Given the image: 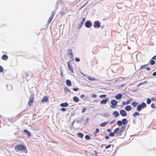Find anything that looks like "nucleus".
<instances>
[{"mask_svg": "<svg viewBox=\"0 0 156 156\" xmlns=\"http://www.w3.org/2000/svg\"><path fill=\"white\" fill-rule=\"evenodd\" d=\"M120 115L123 117H125L127 115V113L124 110H121L120 111Z\"/></svg>", "mask_w": 156, "mask_h": 156, "instance_id": "obj_10", "label": "nucleus"}, {"mask_svg": "<svg viewBox=\"0 0 156 156\" xmlns=\"http://www.w3.org/2000/svg\"><path fill=\"white\" fill-rule=\"evenodd\" d=\"M149 62L151 65H154L155 63V61L153 59H151L149 61Z\"/></svg>", "mask_w": 156, "mask_h": 156, "instance_id": "obj_29", "label": "nucleus"}, {"mask_svg": "<svg viewBox=\"0 0 156 156\" xmlns=\"http://www.w3.org/2000/svg\"><path fill=\"white\" fill-rule=\"evenodd\" d=\"M137 89H136V88H133V89H132L131 91L132 92H136L137 91Z\"/></svg>", "mask_w": 156, "mask_h": 156, "instance_id": "obj_49", "label": "nucleus"}, {"mask_svg": "<svg viewBox=\"0 0 156 156\" xmlns=\"http://www.w3.org/2000/svg\"><path fill=\"white\" fill-rule=\"evenodd\" d=\"M99 129L97 128L96 129L95 131L94 132L95 133H99Z\"/></svg>", "mask_w": 156, "mask_h": 156, "instance_id": "obj_47", "label": "nucleus"}, {"mask_svg": "<svg viewBox=\"0 0 156 156\" xmlns=\"http://www.w3.org/2000/svg\"><path fill=\"white\" fill-rule=\"evenodd\" d=\"M94 153L95 155L96 156H97L98 152L96 151H94Z\"/></svg>", "mask_w": 156, "mask_h": 156, "instance_id": "obj_52", "label": "nucleus"}, {"mask_svg": "<svg viewBox=\"0 0 156 156\" xmlns=\"http://www.w3.org/2000/svg\"><path fill=\"white\" fill-rule=\"evenodd\" d=\"M111 144H108L105 147V149H107L108 148H110L111 147Z\"/></svg>", "mask_w": 156, "mask_h": 156, "instance_id": "obj_42", "label": "nucleus"}, {"mask_svg": "<svg viewBox=\"0 0 156 156\" xmlns=\"http://www.w3.org/2000/svg\"><path fill=\"white\" fill-rule=\"evenodd\" d=\"M69 105V104L67 102L61 103L60 106L62 107H67Z\"/></svg>", "mask_w": 156, "mask_h": 156, "instance_id": "obj_20", "label": "nucleus"}, {"mask_svg": "<svg viewBox=\"0 0 156 156\" xmlns=\"http://www.w3.org/2000/svg\"><path fill=\"white\" fill-rule=\"evenodd\" d=\"M101 23L98 20L95 21L93 23V26L94 28H98L101 26Z\"/></svg>", "mask_w": 156, "mask_h": 156, "instance_id": "obj_6", "label": "nucleus"}, {"mask_svg": "<svg viewBox=\"0 0 156 156\" xmlns=\"http://www.w3.org/2000/svg\"><path fill=\"white\" fill-rule=\"evenodd\" d=\"M132 100V98H130L129 99H128L126 102V103L127 105L129 104Z\"/></svg>", "mask_w": 156, "mask_h": 156, "instance_id": "obj_32", "label": "nucleus"}, {"mask_svg": "<svg viewBox=\"0 0 156 156\" xmlns=\"http://www.w3.org/2000/svg\"><path fill=\"white\" fill-rule=\"evenodd\" d=\"M6 87L9 90H11L12 89V86L10 84L7 85Z\"/></svg>", "mask_w": 156, "mask_h": 156, "instance_id": "obj_25", "label": "nucleus"}, {"mask_svg": "<svg viewBox=\"0 0 156 156\" xmlns=\"http://www.w3.org/2000/svg\"><path fill=\"white\" fill-rule=\"evenodd\" d=\"M117 124L119 126H120L123 125L122 121L121 120H118L117 122Z\"/></svg>", "mask_w": 156, "mask_h": 156, "instance_id": "obj_26", "label": "nucleus"}, {"mask_svg": "<svg viewBox=\"0 0 156 156\" xmlns=\"http://www.w3.org/2000/svg\"><path fill=\"white\" fill-rule=\"evenodd\" d=\"M108 121L104 122L100 124V126L101 127H105L108 123Z\"/></svg>", "mask_w": 156, "mask_h": 156, "instance_id": "obj_21", "label": "nucleus"}, {"mask_svg": "<svg viewBox=\"0 0 156 156\" xmlns=\"http://www.w3.org/2000/svg\"><path fill=\"white\" fill-rule=\"evenodd\" d=\"M64 90H66L68 91L69 93H70V90L68 88V87H65V88H64Z\"/></svg>", "mask_w": 156, "mask_h": 156, "instance_id": "obj_39", "label": "nucleus"}, {"mask_svg": "<svg viewBox=\"0 0 156 156\" xmlns=\"http://www.w3.org/2000/svg\"><path fill=\"white\" fill-rule=\"evenodd\" d=\"M48 100V96H45L42 99L41 101V102H47Z\"/></svg>", "mask_w": 156, "mask_h": 156, "instance_id": "obj_15", "label": "nucleus"}, {"mask_svg": "<svg viewBox=\"0 0 156 156\" xmlns=\"http://www.w3.org/2000/svg\"><path fill=\"white\" fill-rule=\"evenodd\" d=\"M76 122L77 123H81L80 121V119L77 120L76 121Z\"/></svg>", "mask_w": 156, "mask_h": 156, "instance_id": "obj_61", "label": "nucleus"}, {"mask_svg": "<svg viewBox=\"0 0 156 156\" xmlns=\"http://www.w3.org/2000/svg\"><path fill=\"white\" fill-rule=\"evenodd\" d=\"M152 75L153 76H156V71L154 72L153 73Z\"/></svg>", "mask_w": 156, "mask_h": 156, "instance_id": "obj_63", "label": "nucleus"}, {"mask_svg": "<svg viewBox=\"0 0 156 156\" xmlns=\"http://www.w3.org/2000/svg\"><path fill=\"white\" fill-rule=\"evenodd\" d=\"M117 101L115 100H112L111 101V105L110 106V107L112 108H115L117 107Z\"/></svg>", "mask_w": 156, "mask_h": 156, "instance_id": "obj_5", "label": "nucleus"}, {"mask_svg": "<svg viewBox=\"0 0 156 156\" xmlns=\"http://www.w3.org/2000/svg\"><path fill=\"white\" fill-rule=\"evenodd\" d=\"M139 114H140L138 112H135L133 114V117H134L136 116H138Z\"/></svg>", "mask_w": 156, "mask_h": 156, "instance_id": "obj_33", "label": "nucleus"}, {"mask_svg": "<svg viewBox=\"0 0 156 156\" xmlns=\"http://www.w3.org/2000/svg\"><path fill=\"white\" fill-rule=\"evenodd\" d=\"M122 121L123 125H124L123 126H125L124 125L127 124L128 122V120L126 118L122 119Z\"/></svg>", "mask_w": 156, "mask_h": 156, "instance_id": "obj_17", "label": "nucleus"}, {"mask_svg": "<svg viewBox=\"0 0 156 156\" xmlns=\"http://www.w3.org/2000/svg\"><path fill=\"white\" fill-rule=\"evenodd\" d=\"M77 136L80 138H82L83 137L84 135L82 133H78L77 134Z\"/></svg>", "mask_w": 156, "mask_h": 156, "instance_id": "obj_24", "label": "nucleus"}, {"mask_svg": "<svg viewBox=\"0 0 156 156\" xmlns=\"http://www.w3.org/2000/svg\"><path fill=\"white\" fill-rule=\"evenodd\" d=\"M85 17L83 18L82 19V20L81 21L80 23L79 24L78 26L77 27V28L78 29H80L81 28L82 25H83L84 22L85 21Z\"/></svg>", "mask_w": 156, "mask_h": 156, "instance_id": "obj_8", "label": "nucleus"}, {"mask_svg": "<svg viewBox=\"0 0 156 156\" xmlns=\"http://www.w3.org/2000/svg\"><path fill=\"white\" fill-rule=\"evenodd\" d=\"M106 131L107 132H111L112 130L111 129H107V130H106Z\"/></svg>", "mask_w": 156, "mask_h": 156, "instance_id": "obj_60", "label": "nucleus"}, {"mask_svg": "<svg viewBox=\"0 0 156 156\" xmlns=\"http://www.w3.org/2000/svg\"><path fill=\"white\" fill-rule=\"evenodd\" d=\"M14 149L16 151H18V150L21 151L25 150L24 152L25 153H27V150H26V147L21 144H18L16 146H15Z\"/></svg>", "mask_w": 156, "mask_h": 156, "instance_id": "obj_2", "label": "nucleus"}, {"mask_svg": "<svg viewBox=\"0 0 156 156\" xmlns=\"http://www.w3.org/2000/svg\"><path fill=\"white\" fill-rule=\"evenodd\" d=\"M75 115H76V113L75 112H74L71 113V116H73Z\"/></svg>", "mask_w": 156, "mask_h": 156, "instance_id": "obj_62", "label": "nucleus"}, {"mask_svg": "<svg viewBox=\"0 0 156 156\" xmlns=\"http://www.w3.org/2000/svg\"><path fill=\"white\" fill-rule=\"evenodd\" d=\"M3 70H4V69H3V68L2 67V66H0V73H2V72H3Z\"/></svg>", "mask_w": 156, "mask_h": 156, "instance_id": "obj_45", "label": "nucleus"}, {"mask_svg": "<svg viewBox=\"0 0 156 156\" xmlns=\"http://www.w3.org/2000/svg\"><path fill=\"white\" fill-rule=\"evenodd\" d=\"M67 55L69 56V58H70L73 59V55L72 50L71 49H69L67 50Z\"/></svg>", "mask_w": 156, "mask_h": 156, "instance_id": "obj_9", "label": "nucleus"}, {"mask_svg": "<svg viewBox=\"0 0 156 156\" xmlns=\"http://www.w3.org/2000/svg\"><path fill=\"white\" fill-rule=\"evenodd\" d=\"M101 115L105 117H107L109 116V114L108 113H104Z\"/></svg>", "mask_w": 156, "mask_h": 156, "instance_id": "obj_31", "label": "nucleus"}, {"mask_svg": "<svg viewBox=\"0 0 156 156\" xmlns=\"http://www.w3.org/2000/svg\"><path fill=\"white\" fill-rule=\"evenodd\" d=\"M151 59L156 60V55L151 58Z\"/></svg>", "mask_w": 156, "mask_h": 156, "instance_id": "obj_56", "label": "nucleus"}, {"mask_svg": "<svg viewBox=\"0 0 156 156\" xmlns=\"http://www.w3.org/2000/svg\"><path fill=\"white\" fill-rule=\"evenodd\" d=\"M73 90L74 91H77L78 90H79V88L78 87H75L73 88Z\"/></svg>", "mask_w": 156, "mask_h": 156, "instance_id": "obj_44", "label": "nucleus"}, {"mask_svg": "<svg viewBox=\"0 0 156 156\" xmlns=\"http://www.w3.org/2000/svg\"><path fill=\"white\" fill-rule=\"evenodd\" d=\"M145 66L144 65H142L140 66L139 69H140V70H142L143 69H144L145 68Z\"/></svg>", "mask_w": 156, "mask_h": 156, "instance_id": "obj_46", "label": "nucleus"}, {"mask_svg": "<svg viewBox=\"0 0 156 156\" xmlns=\"http://www.w3.org/2000/svg\"><path fill=\"white\" fill-rule=\"evenodd\" d=\"M125 109L127 111H129L132 109V107L130 105H128L125 107Z\"/></svg>", "mask_w": 156, "mask_h": 156, "instance_id": "obj_19", "label": "nucleus"}, {"mask_svg": "<svg viewBox=\"0 0 156 156\" xmlns=\"http://www.w3.org/2000/svg\"><path fill=\"white\" fill-rule=\"evenodd\" d=\"M23 132L25 133L26 135L28 137H29L31 136V133L27 129H25L23 130Z\"/></svg>", "mask_w": 156, "mask_h": 156, "instance_id": "obj_14", "label": "nucleus"}, {"mask_svg": "<svg viewBox=\"0 0 156 156\" xmlns=\"http://www.w3.org/2000/svg\"><path fill=\"white\" fill-rule=\"evenodd\" d=\"M86 108L85 107H84L82 109L81 112L82 113L86 111Z\"/></svg>", "mask_w": 156, "mask_h": 156, "instance_id": "obj_48", "label": "nucleus"}, {"mask_svg": "<svg viewBox=\"0 0 156 156\" xmlns=\"http://www.w3.org/2000/svg\"><path fill=\"white\" fill-rule=\"evenodd\" d=\"M109 135L108 136H107V135L105 136V137L106 139H108L109 138Z\"/></svg>", "mask_w": 156, "mask_h": 156, "instance_id": "obj_58", "label": "nucleus"}, {"mask_svg": "<svg viewBox=\"0 0 156 156\" xmlns=\"http://www.w3.org/2000/svg\"><path fill=\"white\" fill-rule=\"evenodd\" d=\"M89 120V118H87L86 119V121L84 122V124L86 125V124H87Z\"/></svg>", "mask_w": 156, "mask_h": 156, "instance_id": "obj_38", "label": "nucleus"}, {"mask_svg": "<svg viewBox=\"0 0 156 156\" xmlns=\"http://www.w3.org/2000/svg\"><path fill=\"white\" fill-rule=\"evenodd\" d=\"M92 23L90 20H87L85 23V27L87 28H90L92 26Z\"/></svg>", "mask_w": 156, "mask_h": 156, "instance_id": "obj_7", "label": "nucleus"}, {"mask_svg": "<svg viewBox=\"0 0 156 156\" xmlns=\"http://www.w3.org/2000/svg\"><path fill=\"white\" fill-rule=\"evenodd\" d=\"M85 96L84 94H81L80 96V98H84L85 97Z\"/></svg>", "mask_w": 156, "mask_h": 156, "instance_id": "obj_59", "label": "nucleus"}, {"mask_svg": "<svg viewBox=\"0 0 156 156\" xmlns=\"http://www.w3.org/2000/svg\"><path fill=\"white\" fill-rule=\"evenodd\" d=\"M66 108H61V110L63 112H65L66 111Z\"/></svg>", "mask_w": 156, "mask_h": 156, "instance_id": "obj_55", "label": "nucleus"}, {"mask_svg": "<svg viewBox=\"0 0 156 156\" xmlns=\"http://www.w3.org/2000/svg\"><path fill=\"white\" fill-rule=\"evenodd\" d=\"M147 82V81H145L144 82H141L140 83V85H141L142 84H143L146 83Z\"/></svg>", "mask_w": 156, "mask_h": 156, "instance_id": "obj_53", "label": "nucleus"}, {"mask_svg": "<svg viewBox=\"0 0 156 156\" xmlns=\"http://www.w3.org/2000/svg\"><path fill=\"white\" fill-rule=\"evenodd\" d=\"M71 62V60L67 62V66L68 69L72 73H73L74 72L73 71V69L72 68V66L70 65V62Z\"/></svg>", "mask_w": 156, "mask_h": 156, "instance_id": "obj_11", "label": "nucleus"}, {"mask_svg": "<svg viewBox=\"0 0 156 156\" xmlns=\"http://www.w3.org/2000/svg\"><path fill=\"white\" fill-rule=\"evenodd\" d=\"M146 69L148 71H149L151 69L149 67H147L146 68Z\"/></svg>", "mask_w": 156, "mask_h": 156, "instance_id": "obj_64", "label": "nucleus"}, {"mask_svg": "<svg viewBox=\"0 0 156 156\" xmlns=\"http://www.w3.org/2000/svg\"><path fill=\"white\" fill-rule=\"evenodd\" d=\"M146 104L143 102L141 103V104H139L137 105L136 109L138 111L140 112L141 111V110L147 107Z\"/></svg>", "mask_w": 156, "mask_h": 156, "instance_id": "obj_3", "label": "nucleus"}, {"mask_svg": "<svg viewBox=\"0 0 156 156\" xmlns=\"http://www.w3.org/2000/svg\"><path fill=\"white\" fill-rule=\"evenodd\" d=\"M106 96V95L105 94L101 95L99 96V97L100 98H105Z\"/></svg>", "mask_w": 156, "mask_h": 156, "instance_id": "obj_37", "label": "nucleus"}, {"mask_svg": "<svg viewBox=\"0 0 156 156\" xmlns=\"http://www.w3.org/2000/svg\"><path fill=\"white\" fill-rule=\"evenodd\" d=\"M34 95L31 94L30 95V98L28 102V105L29 106H31L33 103L34 101Z\"/></svg>", "mask_w": 156, "mask_h": 156, "instance_id": "obj_4", "label": "nucleus"}, {"mask_svg": "<svg viewBox=\"0 0 156 156\" xmlns=\"http://www.w3.org/2000/svg\"><path fill=\"white\" fill-rule=\"evenodd\" d=\"M87 79L90 81H94L95 80V78L91 76H88Z\"/></svg>", "mask_w": 156, "mask_h": 156, "instance_id": "obj_28", "label": "nucleus"}, {"mask_svg": "<svg viewBox=\"0 0 156 156\" xmlns=\"http://www.w3.org/2000/svg\"><path fill=\"white\" fill-rule=\"evenodd\" d=\"M56 10L55 9L54 11H53L52 12V14H51V17H52L53 18L55 15V10Z\"/></svg>", "mask_w": 156, "mask_h": 156, "instance_id": "obj_35", "label": "nucleus"}, {"mask_svg": "<svg viewBox=\"0 0 156 156\" xmlns=\"http://www.w3.org/2000/svg\"><path fill=\"white\" fill-rule=\"evenodd\" d=\"M125 126H122L121 128L117 127L115 129L113 132H111L109 134V136L110 137H114L115 136H120L122 135V133L126 129Z\"/></svg>", "mask_w": 156, "mask_h": 156, "instance_id": "obj_1", "label": "nucleus"}, {"mask_svg": "<svg viewBox=\"0 0 156 156\" xmlns=\"http://www.w3.org/2000/svg\"><path fill=\"white\" fill-rule=\"evenodd\" d=\"M75 60L76 62H79L80 61V58L77 57L75 58Z\"/></svg>", "mask_w": 156, "mask_h": 156, "instance_id": "obj_43", "label": "nucleus"}, {"mask_svg": "<svg viewBox=\"0 0 156 156\" xmlns=\"http://www.w3.org/2000/svg\"><path fill=\"white\" fill-rule=\"evenodd\" d=\"M131 105L133 107H135L137 105V103L136 102L134 101L132 102Z\"/></svg>", "mask_w": 156, "mask_h": 156, "instance_id": "obj_27", "label": "nucleus"}, {"mask_svg": "<svg viewBox=\"0 0 156 156\" xmlns=\"http://www.w3.org/2000/svg\"><path fill=\"white\" fill-rule=\"evenodd\" d=\"M97 96V95L95 94H92L91 95V97L93 98H95Z\"/></svg>", "mask_w": 156, "mask_h": 156, "instance_id": "obj_54", "label": "nucleus"}, {"mask_svg": "<svg viewBox=\"0 0 156 156\" xmlns=\"http://www.w3.org/2000/svg\"><path fill=\"white\" fill-rule=\"evenodd\" d=\"M79 100H80V99L77 97L76 96H74L73 98V101L76 103H77V102H78Z\"/></svg>", "mask_w": 156, "mask_h": 156, "instance_id": "obj_22", "label": "nucleus"}, {"mask_svg": "<svg viewBox=\"0 0 156 156\" xmlns=\"http://www.w3.org/2000/svg\"><path fill=\"white\" fill-rule=\"evenodd\" d=\"M127 105V104L126 103V102H125L124 101H122V104L121 105L120 107L122 108V107L124 105Z\"/></svg>", "mask_w": 156, "mask_h": 156, "instance_id": "obj_40", "label": "nucleus"}, {"mask_svg": "<svg viewBox=\"0 0 156 156\" xmlns=\"http://www.w3.org/2000/svg\"><path fill=\"white\" fill-rule=\"evenodd\" d=\"M151 108H155V106L154 104V103H152L151 105Z\"/></svg>", "mask_w": 156, "mask_h": 156, "instance_id": "obj_50", "label": "nucleus"}, {"mask_svg": "<svg viewBox=\"0 0 156 156\" xmlns=\"http://www.w3.org/2000/svg\"><path fill=\"white\" fill-rule=\"evenodd\" d=\"M58 2L57 1V2H56V3L55 4V5L56 7V9H55L56 10L57 8V7L58 6Z\"/></svg>", "mask_w": 156, "mask_h": 156, "instance_id": "obj_51", "label": "nucleus"}, {"mask_svg": "<svg viewBox=\"0 0 156 156\" xmlns=\"http://www.w3.org/2000/svg\"><path fill=\"white\" fill-rule=\"evenodd\" d=\"M151 100L149 98H148L147 99V103L148 104H149L151 103Z\"/></svg>", "mask_w": 156, "mask_h": 156, "instance_id": "obj_34", "label": "nucleus"}, {"mask_svg": "<svg viewBox=\"0 0 156 156\" xmlns=\"http://www.w3.org/2000/svg\"><path fill=\"white\" fill-rule=\"evenodd\" d=\"M66 84L68 86H70L72 85L71 81L69 79H67L66 80Z\"/></svg>", "mask_w": 156, "mask_h": 156, "instance_id": "obj_16", "label": "nucleus"}, {"mask_svg": "<svg viewBox=\"0 0 156 156\" xmlns=\"http://www.w3.org/2000/svg\"><path fill=\"white\" fill-rule=\"evenodd\" d=\"M122 97V95L121 94L119 93L116 94L115 96V98L117 100H119L121 99Z\"/></svg>", "mask_w": 156, "mask_h": 156, "instance_id": "obj_13", "label": "nucleus"}, {"mask_svg": "<svg viewBox=\"0 0 156 156\" xmlns=\"http://www.w3.org/2000/svg\"><path fill=\"white\" fill-rule=\"evenodd\" d=\"M112 115L114 116L116 118L118 117L119 114V112L117 111H115L112 113Z\"/></svg>", "mask_w": 156, "mask_h": 156, "instance_id": "obj_18", "label": "nucleus"}, {"mask_svg": "<svg viewBox=\"0 0 156 156\" xmlns=\"http://www.w3.org/2000/svg\"><path fill=\"white\" fill-rule=\"evenodd\" d=\"M53 18L51 16H50L49 17L48 21V23H51V20H52Z\"/></svg>", "mask_w": 156, "mask_h": 156, "instance_id": "obj_41", "label": "nucleus"}, {"mask_svg": "<svg viewBox=\"0 0 156 156\" xmlns=\"http://www.w3.org/2000/svg\"><path fill=\"white\" fill-rule=\"evenodd\" d=\"M56 10L55 9L54 11H53L52 12V14H51V17H52L53 18L55 15V10Z\"/></svg>", "mask_w": 156, "mask_h": 156, "instance_id": "obj_36", "label": "nucleus"}, {"mask_svg": "<svg viewBox=\"0 0 156 156\" xmlns=\"http://www.w3.org/2000/svg\"><path fill=\"white\" fill-rule=\"evenodd\" d=\"M115 120H113L111 121L110 123V124L111 125V124L114 123L115 122Z\"/></svg>", "mask_w": 156, "mask_h": 156, "instance_id": "obj_57", "label": "nucleus"}, {"mask_svg": "<svg viewBox=\"0 0 156 156\" xmlns=\"http://www.w3.org/2000/svg\"><path fill=\"white\" fill-rule=\"evenodd\" d=\"M85 138L86 140H89L90 139V137L89 135H86L85 136Z\"/></svg>", "mask_w": 156, "mask_h": 156, "instance_id": "obj_30", "label": "nucleus"}, {"mask_svg": "<svg viewBox=\"0 0 156 156\" xmlns=\"http://www.w3.org/2000/svg\"><path fill=\"white\" fill-rule=\"evenodd\" d=\"M8 58V56L6 55H2L1 58L2 59L4 60H6Z\"/></svg>", "mask_w": 156, "mask_h": 156, "instance_id": "obj_23", "label": "nucleus"}, {"mask_svg": "<svg viewBox=\"0 0 156 156\" xmlns=\"http://www.w3.org/2000/svg\"><path fill=\"white\" fill-rule=\"evenodd\" d=\"M109 101V98H106L105 99H104L102 100L101 101H100V104H106L107 102Z\"/></svg>", "mask_w": 156, "mask_h": 156, "instance_id": "obj_12", "label": "nucleus"}]
</instances>
